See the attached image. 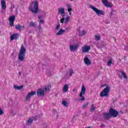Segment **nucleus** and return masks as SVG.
Returning <instances> with one entry per match:
<instances>
[{"instance_id":"f257e3e1","label":"nucleus","mask_w":128,"mask_h":128,"mask_svg":"<svg viewBox=\"0 0 128 128\" xmlns=\"http://www.w3.org/2000/svg\"><path fill=\"white\" fill-rule=\"evenodd\" d=\"M29 10L33 14H38V1H34L32 2L29 6Z\"/></svg>"},{"instance_id":"f03ea898","label":"nucleus","mask_w":128,"mask_h":128,"mask_svg":"<svg viewBox=\"0 0 128 128\" xmlns=\"http://www.w3.org/2000/svg\"><path fill=\"white\" fill-rule=\"evenodd\" d=\"M26 50L24 44H22L18 55V58L20 62H24L26 60Z\"/></svg>"},{"instance_id":"7ed1b4c3","label":"nucleus","mask_w":128,"mask_h":128,"mask_svg":"<svg viewBox=\"0 0 128 128\" xmlns=\"http://www.w3.org/2000/svg\"><path fill=\"white\" fill-rule=\"evenodd\" d=\"M102 86H106V88L100 94V98H104V96L108 98L110 92V86L108 84L105 86L102 85Z\"/></svg>"},{"instance_id":"20e7f679","label":"nucleus","mask_w":128,"mask_h":128,"mask_svg":"<svg viewBox=\"0 0 128 128\" xmlns=\"http://www.w3.org/2000/svg\"><path fill=\"white\" fill-rule=\"evenodd\" d=\"M50 84H48L45 86L44 89H38V90L37 91V96H44V92H48V90H50Z\"/></svg>"},{"instance_id":"39448f33","label":"nucleus","mask_w":128,"mask_h":128,"mask_svg":"<svg viewBox=\"0 0 128 128\" xmlns=\"http://www.w3.org/2000/svg\"><path fill=\"white\" fill-rule=\"evenodd\" d=\"M85 94H86V87L84 86V84H82V86L81 92H80V94L79 95V96L82 98L78 100L79 102H80V101L84 102L86 100V98L82 96V94L83 96H84Z\"/></svg>"},{"instance_id":"423d86ee","label":"nucleus","mask_w":128,"mask_h":128,"mask_svg":"<svg viewBox=\"0 0 128 128\" xmlns=\"http://www.w3.org/2000/svg\"><path fill=\"white\" fill-rule=\"evenodd\" d=\"M90 8H92V10H93L95 12H96L98 16H100V14H102V16H104V14H106V12L104 11L98 10L96 8L92 6H90Z\"/></svg>"},{"instance_id":"0eeeda50","label":"nucleus","mask_w":128,"mask_h":128,"mask_svg":"<svg viewBox=\"0 0 128 128\" xmlns=\"http://www.w3.org/2000/svg\"><path fill=\"white\" fill-rule=\"evenodd\" d=\"M109 112L111 116V117L116 118L118 116V112L116 110H114L112 108H110L109 110Z\"/></svg>"},{"instance_id":"6e6552de","label":"nucleus","mask_w":128,"mask_h":128,"mask_svg":"<svg viewBox=\"0 0 128 128\" xmlns=\"http://www.w3.org/2000/svg\"><path fill=\"white\" fill-rule=\"evenodd\" d=\"M36 91H32L29 92L26 97L25 100L26 102H28V100H30V98H32V96H36Z\"/></svg>"},{"instance_id":"1a4fd4ad","label":"nucleus","mask_w":128,"mask_h":128,"mask_svg":"<svg viewBox=\"0 0 128 128\" xmlns=\"http://www.w3.org/2000/svg\"><path fill=\"white\" fill-rule=\"evenodd\" d=\"M36 91H32L29 92L26 97L25 100L26 102H28V100H30V98H32V96H36Z\"/></svg>"},{"instance_id":"9d476101","label":"nucleus","mask_w":128,"mask_h":128,"mask_svg":"<svg viewBox=\"0 0 128 128\" xmlns=\"http://www.w3.org/2000/svg\"><path fill=\"white\" fill-rule=\"evenodd\" d=\"M10 26H14V20H16V16H11L9 18Z\"/></svg>"},{"instance_id":"9b49d317","label":"nucleus","mask_w":128,"mask_h":128,"mask_svg":"<svg viewBox=\"0 0 128 128\" xmlns=\"http://www.w3.org/2000/svg\"><path fill=\"white\" fill-rule=\"evenodd\" d=\"M120 72L121 73V75L118 76V78H120V80H122V78H124V80H128V76H126V74L125 72H124L122 70H120Z\"/></svg>"},{"instance_id":"f8f14e48","label":"nucleus","mask_w":128,"mask_h":128,"mask_svg":"<svg viewBox=\"0 0 128 128\" xmlns=\"http://www.w3.org/2000/svg\"><path fill=\"white\" fill-rule=\"evenodd\" d=\"M82 50L83 53L88 52H90V46L85 45L82 48Z\"/></svg>"},{"instance_id":"ddd939ff","label":"nucleus","mask_w":128,"mask_h":128,"mask_svg":"<svg viewBox=\"0 0 128 128\" xmlns=\"http://www.w3.org/2000/svg\"><path fill=\"white\" fill-rule=\"evenodd\" d=\"M1 4V8L2 10H6V2L4 0H1L0 1Z\"/></svg>"},{"instance_id":"4468645a","label":"nucleus","mask_w":128,"mask_h":128,"mask_svg":"<svg viewBox=\"0 0 128 128\" xmlns=\"http://www.w3.org/2000/svg\"><path fill=\"white\" fill-rule=\"evenodd\" d=\"M102 2V3L104 6H106V8H112V5H110V3L108 2V0H101Z\"/></svg>"},{"instance_id":"2eb2a0df","label":"nucleus","mask_w":128,"mask_h":128,"mask_svg":"<svg viewBox=\"0 0 128 128\" xmlns=\"http://www.w3.org/2000/svg\"><path fill=\"white\" fill-rule=\"evenodd\" d=\"M70 52H76L78 48V45H70Z\"/></svg>"},{"instance_id":"dca6fc26","label":"nucleus","mask_w":128,"mask_h":128,"mask_svg":"<svg viewBox=\"0 0 128 128\" xmlns=\"http://www.w3.org/2000/svg\"><path fill=\"white\" fill-rule=\"evenodd\" d=\"M20 36V34H14L12 35H11L10 38L11 40H18Z\"/></svg>"},{"instance_id":"f3484780","label":"nucleus","mask_w":128,"mask_h":128,"mask_svg":"<svg viewBox=\"0 0 128 128\" xmlns=\"http://www.w3.org/2000/svg\"><path fill=\"white\" fill-rule=\"evenodd\" d=\"M58 12L62 14V16L64 18L66 16V12H64V8H60Z\"/></svg>"},{"instance_id":"a211bd4d","label":"nucleus","mask_w":128,"mask_h":128,"mask_svg":"<svg viewBox=\"0 0 128 128\" xmlns=\"http://www.w3.org/2000/svg\"><path fill=\"white\" fill-rule=\"evenodd\" d=\"M84 62L87 66H90L92 64V62H90V59L87 56L84 58Z\"/></svg>"},{"instance_id":"6ab92c4d","label":"nucleus","mask_w":128,"mask_h":128,"mask_svg":"<svg viewBox=\"0 0 128 128\" xmlns=\"http://www.w3.org/2000/svg\"><path fill=\"white\" fill-rule=\"evenodd\" d=\"M15 28L19 32H22V28H24V26H22L20 24H18L15 26Z\"/></svg>"},{"instance_id":"aec40b11","label":"nucleus","mask_w":128,"mask_h":128,"mask_svg":"<svg viewBox=\"0 0 128 128\" xmlns=\"http://www.w3.org/2000/svg\"><path fill=\"white\" fill-rule=\"evenodd\" d=\"M103 116H104V118H106V120H110V118H112L110 112L108 113H104Z\"/></svg>"},{"instance_id":"412c9836","label":"nucleus","mask_w":128,"mask_h":128,"mask_svg":"<svg viewBox=\"0 0 128 128\" xmlns=\"http://www.w3.org/2000/svg\"><path fill=\"white\" fill-rule=\"evenodd\" d=\"M63 92H68V85L66 84L64 85L63 88H62Z\"/></svg>"},{"instance_id":"4be33fe9","label":"nucleus","mask_w":128,"mask_h":128,"mask_svg":"<svg viewBox=\"0 0 128 128\" xmlns=\"http://www.w3.org/2000/svg\"><path fill=\"white\" fill-rule=\"evenodd\" d=\"M66 32V30L60 29L59 31L56 34V36H62L64 34V32Z\"/></svg>"},{"instance_id":"5701e85b","label":"nucleus","mask_w":128,"mask_h":128,"mask_svg":"<svg viewBox=\"0 0 128 128\" xmlns=\"http://www.w3.org/2000/svg\"><path fill=\"white\" fill-rule=\"evenodd\" d=\"M96 107L94 106V104H92L90 108V112H94V110H96Z\"/></svg>"},{"instance_id":"b1692460","label":"nucleus","mask_w":128,"mask_h":128,"mask_svg":"<svg viewBox=\"0 0 128 128\" xmlns=\"http://www.w3.org/2000/svg\"><path fill=\"white\" fill-rule=\"evenodd\" d=\"M14 88L15 90H22V88H24V86H16V85H14Z\"/></svg>"},{"instance_id":"393cba45","label":"nucleus","mask_w":128,"mask_h":128,"mask_svg":"<svg viewBox=\"0 0 128 128\" xmlns=\"http://www.w3.org/2000/svg\"><path fill=\"white\" fill-rule=\"evenodd\" d=\"M84 34H86V32L84 30H83L82 32H79V36H84Z\"/></svg>"},{"instance_id":"a878e982","label":"nucleus","mask_w":128,"mask_h":128,"mask_svg":"<svg viewBox=\"0 0 128 128\" xmlns=\"http://www.w3.org/2000/svg\"><path fill=\"white\" fill-rule=\"evenodd\" d=\"M68 104H69L68 102H66V101H62V104L64 106H66V108H68Z\"/></svg>"},{"instance_id":"bb28decb","label":"nucleus","mask_w":128,"mask_h":128,"mask_svg":"<svg viewBox=\"0 0 128 128\" xmlns=\"http://www.w3.org/2000/svg\"><path fill=\"white\" fill-rule=\"evenodd\" d=\"M32 122H34V120L32 119L31 118H29L27 122L28 126V124H32Z\"/></svg>"},{"instance_id":"cd10ccee","label":"nucleus","mask_w":128,"mask_h":128,"mask_svg":"<svg viewBox=\"0 0 128 128\" xmlns=\"http://www.w3.org/2000/svg\"><path fill=\"white\" fill-rule=\"evenodd\" d=\"M69 73H70V76H72V74H74V70L70 69Z\"/></svg>"},{"instance_id":"c85d7f7f","label":"nucleus","mask_w":128,"mask_h":128,"mask_svg":"<svg viewBox=\"0 0 128 128\" xmlns=\"http://www.w3.org/2000/svg\"><path fill=\"white\" fill-rule=\"evenodd\" d=\"M112 60L110 59V60L108 61V63H107V66H110L112 65Z\"/></svg>"},{"instance_id":"c756f323","label":"nucleus","mask_w":128,"mask_h":128,"mask_svg":"<svg viewBox=\"0 0 128 128\" xmlns=\"http://www.w3.org/2000/svg\"><path fill=\"white\" fill-rule=\"evenodd\" d=\"M70 16H67L66 18H65V20H64V22L65 24H68V22H70Z\"/></svg>"},{"instance_id":"7c9ffc66","label":"nucleus","mask_w":128,"mask_h":128,"mask_svg":"<svg viewBox=\"0 0 128 128\" xmlns=\"http://www.w3.org/2000/svg\"><path fill=\"white\" fill-rule=\"evenodd\" d=\"M88 102H86L84 104L82 108H88Z\"/></svg>"},{"instance_id":"2f4dec72","label":"nucleus","mask_w":128,"mask_h":128,"mask_svg":"<svg viewBox=\"0 0 128 128\" xmlns=\"http://www.w3.org/2000/svg\"><path fill=\"white\" fill-rule=\"evenodd\" d=\"M30 26H36V23L32 22H31L30 23Z\"/></svg>"},{"instance_id":"473e14b6","label":"nucleus","mask_w":128,"mask_h":128,"mask_svg":"<svg viewBox=\"0 0 128 128\" xmlns=\"http://www.w3.org/2000/svg\"><path fill=\"white\" fill-rule=\"evenodd\" d=\"M60 24H58L56 26V30H60Z\"/></svg>"},{"instance_id":"72a5a7b5","label":"nucleus","mask_w":128,"mask_h":128,"mask_svg":"<svg viewBox=\"0 0 128 128\" xmlns=\"http://www.w3.org/2000/svg\"><path fill=\"white\" fill-rule=\"evenodd\" d=\"M4 114V112L1 108L0 109V116H2Z\"/></svg>"},{"instance_id":"f704fd0d","label":"nucleus","mask_w":128,"mask_h":128,"mask_svg":"<svg viewBox=\"0 0 128 128\" xmlns=\"http://www.w3.org/2000/svg\"><path fill=\"white\" fill-rule=\"evenodd\" d=\"M11 6H10V10H13L14 8V4H12V3L10 2Z\"/></svg>"},{"instance_id":"c9c22d12","label":"nucleus","mask_w":128,"mask_h":128,"mask_svg":"<svg viewBox=\"0 0 128 128\" xmlns=\"http://www.w3.org/2000/svg\"><path fill=\"white\" fill-rule=\"evenodd\" d=\"M64 18H62V19L60 20V22L61 24H64Z\"/></svg>"},{"instance_id":"e433bc0d","label":"nucleus","mask_w":128,"mask_h":128,"mask_svg":"<svg viewBox=\"0 0 128 128\" xmlns=\"http://www.w3.org/2000/svg\"><path fill=\"white\" fill-rule=\"evenodd\" d=\"M95 38L96 40H100V36H95Z\"/></svg>"},{"instance_id":"4c0bfd02","label":"nucleus","mask_w":128,"mask_h":128,"mask_svg":"<svg viewBox=\"0 0 128 128\" xmlns=\"http://www.w3.org/2000/svg\"><path fill=\"white\" fill-rule=\"evenodd\" d=\"M72 8H68V12H72Z\"/></svg>"},{"instance_id":"58836bf2","label":"nucleus","mask_w":128,"mask_h":128,"mask_svg":"<svg viewBox=\"0 0 128 128\" xmlns=\"http://www.w3.org/2000/svg\"><path fill=\"white\" fill-rule=\"evenodd\" d=\"M66 6L68 8H72V6L70 4H67Z\"/></svg>"},{"instance_id":"ea45409f","label":"nucleus","mask_w":128,"mask_h":128,"mask_svg":"<svg viewBox=\"0 0 128 128\" xmlns=\"http://www.w3.org/2000/svg\"><path fill=\"white\" fill-rule=\"evenodd\" d=\"M38 30H42V26H40H40H38Z\"/></svg>"},{"instance_id":"a19ab883","label":"nucleus","mask_w":128,"mask_h":128,"mask_svg":"<svg viewBox=\"0 0 128 128\" xmlns=\"http://www.w3.org/2000/svg\"><path fill=\"white\" fill-rule=\"evenodd\" d=\"M114 16V10H112V11H111V12H110V16Z\"/></svg>"},{"instance_id":"79ce46f5","label":"nucleus","mask_w":128,"mask_h":128,"mask_svg":"<svg viewBox=\"0 0 128 128\" xmlns=\"http://www.w3.org/2000/svg\"><path fill=\"white\" fill-rule=\"evenodd\" d=\"M40 24H44V20H40Z\"/></svg>"},{"instance_id":"37998d69","label":"nucleus","mask_w":128,"mask_h":128,"mask_svg":"<svg viewBox=\"0 0 128 128\" xmlns=\"http://www.w3.org/2000/svg\"><path fill=\"white\" fill-rule=\"evenodd\" d=\"M38 18H39V20H40V18H42V16H40L38 17Z\"/></svg>"},{"instance_id":"c03bdc74","label":"nucleus","mask_w":128,"mask_h":128,"mask_svg":"<svg viewBox=\"0 0 128 128\" xmlns=\"http://www.w3.org/2000/svg\"><path fill=\"white\" fill-rule=\"evenodd\" d=\"M106 24H110V21H106Z\"/></svg>"},{"instance_id":"a18cd8bd","label":"nucleus","mask_w":128,"mask_h":128,"mask_svg":"<svg viewBox=\"0 0 128 128\" xmlns=\"http://www.w3.org/2000/svg\"><path fill=\"white\" fill-rule=\"evenodd\" d=\"M18 73H19L20 76H22V72H19Z\"/></svg>"},{"instance_id":"49530a36","label":"nucleus","mask_w":128,"mask_h":128,"mask_svg":"<svg viewBox=\"0 0 128 128\" xmlns=\"http://www.w3.org/2000/svg\"><path fill=\"white\" fill-rule=\"evenodd\" d=\"M102 126H104V124H102Z\"/></svg>"},{"instance_id":"de8ad7c7","label":"nucleus","mask_w":128,"mask_h":128,"mask_svg":"<svg viewBox=\"0 0 128 128\" xmlns=\"http://www.w3.org/2000/svg\"><path fill=\"white\" fill-rule=\"evenodd\" d=\"M69 14L71 15V14H72V13H71V12H70V13Z\"/></svg>"},{"instance_id":"09e8293b","label":"nucleus","mask_w":128,"mask_h":128,"mask_svg":"<svg viewBox=\"0 0 128 128\" xmlns=\"http://www.w3.org/2000/svg\"><path fill=\"white\" fill-rule=\"evenodd\" d=\"M70 0V2H72L74 0Z\"/></svg>"},{"instance_id":"8fccbe9b","label":"nucleus","mask_w":128,"mask_h":128,"mask_svg":"<svg viewBox=\"0 0 128 128\" xmlns=\"http://www.w3.org/2000/svg\"><path fill=\"white\" fill-rule=\"evenodd\" d=\"M14 54V53H13V54Z\"/></svg>"}]
</instances>
